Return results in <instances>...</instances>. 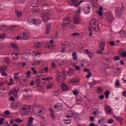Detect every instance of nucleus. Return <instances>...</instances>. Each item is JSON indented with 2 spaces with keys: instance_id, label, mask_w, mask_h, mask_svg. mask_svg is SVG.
I'll return each mask as SVG.
<instances>
[{
  "instance_id": "f257e3e1",
  "label": "nucleus",
  "mask_w": 126,
  "mask_h": 126,
  "mask_svg": "<svg viewBox=\"0 0 126 126\" xmlns=\"http://www.w3.org/2000/svg\"><path fill=\"white\" fill-rule=\"evenodd\" d=\"M90 28H89L88 33L89 36L91 37L92 36V31H94L95 33L96 32H99V27L98 26V22L97 20L93 19L90 22Z\"/></svg>"
},
{
  "instance_id": "f03ea898",
  "label": "nucleus",
  "mask_w": 126,
  "mask_h": 126,
  "mask_svg": "<svg viewBox=\"0 0 126 126\" xmlns=\"http://www.w3.org/2000/svg\"><path fill=\"white\" fill-rule=\"evenodd\" d=\"M30 54H32L33 57H40L41 53L40 52H37L35 51H32L30 52L28 51H23L22 53V58L23 60H28L29 58V56Z\"/></svg>"
},
{
  "instance_id": "7ed1b4c3",
  "label": "nucleus",
  "mask_w": 126,
  "mask_h": 126,
  "mask_svg": "<svg viewBox=\"0 0 126 126\" xmlns=\"http://www.w3.org/2000/svg\"><path fill=\"white\" fill-rule=\"evenodd\" d=\"M28 22L30 25H32V24H34L35 26L40 25L41 23V20L40 19H33V18L30 17L28 19Z\"/></svg>"
},
{
  "instance_id": "20e7f679",
  "label": "nucleus",
  "mask_w": 126,
  "mask_h": 126,
  "mask_svg": "<svg viewBox=\"0 0 126 126\" xmlns=\"http://www.w3.org/2000/svg\"><path fill=\"white\" fill-rule=\"evenodd\" d=\"M64 63L63 60L62 59H58L54 60L52 63L53 67H56L57 65H63Z\"/></svg>"
},
{
  "instance_id": "39448f33",
  "label": "nucleus",
  "mask_w": 126,
  "mask_h": 126,
  "mask_svg": "<svg viewBox=\"0 0 126 126\" xmlns=\"http://www.w3.org/2000/svg\"><path fill=\"white\" fill-rule=\"evenodd\" d=\"M37 112L36 113V116H39L42 117L43 115L45 114V112L44 111V108L42 106L38 105L36 106Z\"/></svg>"
},
{
  "instance_id": "423d86ee",
  "label": "nucleus",
  "mask_w": 126,
  "mask_h": 126,
  "mask_svg": "<svg viewBox=\"0 0 126 126\" xmlns=\"http://www.w3.org/2000/svg\"><path fill=\"white\" fill-rule=\"evenodd\" d=\"M22 112L23 113L22 114V116L28 115L30 113V106L28 105L24 106L22 109Z\"/></svg>"
},
{
  "instance_id": "0eeeda50",
  "label": "nucleus",
  "mask_w": 126,
  "mask_h": 126,
  "mask_svg": "<svg viewBox=\"0 0 126 126\" xmlns=\"http://www.w3.org/2000/svg\"><path fill=\"white\" fill-rule=\"evenodd\" d=\"M29 38V34L27 32H23L20 33L21 40H27Z\"/></svg>"
},
{
  "instance_id": "6e6552de",
  "label": "nucleus",
  "mask_w": 126,
  "mask_h": 126,
  "mask_svg": "<svg viewBox=\"0 0 126 126\" xmlns=\"http://www.w3.org/2000/svg\"><path fill=\"white\" fill-rule=\"evenodd\" d=\"M43 2V0L39 1V0H33L30 2V6H36V4H41Z\"/></svg>"
},
{
  "instance_id": "1a4fd4ad",
  "label": "nucleus",
  "mask_w": 126,
  "mask_h": 126,
  "mask_svg": "<svg viewBox=\"0 0 126 126\" xmlns=\"http://www.w3.org/2000/svg\"><path fill=\"white\" fill-rule=\"evenodd\" d=\"M12 55L13 60H14V61H17V60H18V59H19V57L18 56L20 55V53H19L17 51H14L12 52Z\"/></svg>"
},
{
  "instance_id": "9d476101",
  "label": "nucleus",
  "mask_w": 126,
  "mask_h": 126,
  "mask_svg": "<svg viewBox=\"0 0 126 126\" xmlns=\"http://www.w3.org/2000/svg\"><path fill=\"white\" fill-rule=\"evenodd\" d=\"M115 14L117 16H122L123 15L122 8L120 7H116L115 9Z\"/></svg>"
},
{
  "instance_id": "9b49d317",
  "label": "nucleus",
  "mask_w": 126,
  "mask_h": 126,
  "mask_svg": "<svg viewBox=\"0 0 126 126\" xmlns=\"http://www.w3.org/2000/svg\"><path fill=\"white\" fill-rule=\"evenodd\" d=\"M71 1H72L74 6H75V7H77V6H78V5H80L81 3L83 2L84 0H82L79 2H78V0H71Z\"/></svg>"
},
{
  "instance_id": "f8f14e48",
  "label": "nucleus",
  "mask_w": 126,
  "mask_h": 126,
  "mask_svg": "<svg viewBox=\"0 0 126 126\" xmlns=\"http://www.w3.org/2000/svg\"><path fill=\"white\" fill-rule=\"evenodd\" d=\"M20 107H21V105L19 102H15L12 104V108L14 110H18Z\"/></svg>"
},
{
  "instance_id": "ddd939ff",
  "label": "nucleus",
  "mask_w": 126,
  "mask_h": 126,
  "mask_svg": "<svg viewBox=\"0 0 126 126\" xmlns=\"http://www.w3.org/2000/svg\"><path fill=\"white\" fill-rule=\"evenodd\" d=\"M84 13L88 14L90 12V5L88 4H86L85 7L84 8Z\"/></svg>"
},
{
  "instance_id": "4468645a",
  "label": "nucleus",
  "mask_w": 126,
  "mask_h": 126,
  "mask_svg": "<svg viewBox=\"0 0 126 126\" xmlns=\"http://www.w3.org/2000/svg\"><path fill=\"white\" fill-rule=\"evenodd\" d=\"M84 71L88 73V74L86 75V78H87V79L90 78V77H91V76H92V73H91V72L90 71V70L89 69L85 68L84 69Z\"/></svg>"
},
{
  "instance_id": "2eb2a0df",
  "label": "nucleus",
  "mask_w": 126,
  "mask_h": 126,
  "mask_svg": "<svg viewBox=\"0 0 126 126\" xmlns=\"http://www.w3.org/2000/svg\"><path fill=\"white\" fill-rule=\"evenodd\" d=\"M79 81H80V79H76V78H74L69 79L68 82L69 84H73V83H77V82H79Z\"/></svg>"
},
{
  "instance_id": "dca6fc26",
  "label": "nucleus",
  "mask_w": 126,
  "mask_h": 126,
  "mask_svg": "<svg viewBox=\"0 0 126 126\" xmlns=\"http://www.w3.org/2000/svg\"><path fill=\"white\" fill-rule=\"evenodd\" d=\"M81 19L79 17H74L73 22L75 24H80Z\"/></svg>"
},
{
  "instance_id": "f3484780",
  "label": "nucleus",
  "mask_w": 126,
  "mask_h": 126,
  "mask_svg": "<svg viewBox=\"0 0 126 126\" xmlns=\"http://www.w3.org/2000/svg\"><path fill=\"white\" fill-rule=\"evenodd\" d=\"M41 60H35L32 63V65L33 66H37V65H39L41 63Z\"/></svg>"
},
{
  "instance_id": "a211bd4d",
  "label": "nucleus",
  "mask_w": 126,
  "mask_h": 126,
  "mask_svg": "<svg viewBox=\"0 0 126 126\" xmlns=\"http://www.w3.org/2000/svg\"><path fill=\"white\" fill-rule=\"evenodd\" d=\"M18 94V91L16 89H13L11 90L9 93V95H15V96H17Z\"/></svg>"
},
{
  "instance_id": "6ab92c4d",
  "label": "nucleus",
  "mask_w": 126,
  "mask_h": 126,
  "mask_svg": "<svg viewBox=\"0 0 126 126\" xmlns=\"http://www.w3.org/2000/svg\"><path fill=\"white\" fill-rule=\"evenodd\" d=\"M69 25H70V22L63 23L61 24V27L63 29H66V28H68Z\"/></svg>"
},
{
  "instance_id": "aec40b11",
  "label": "nucleus",
  "mask_w": 126,
  "mask_h": 126,
  "mask_svg": "<svg viewBox=\"0 0 126 126\" xmlns=\"http://www.w3.org/2000/svg\"><path fill=\"white\" fill-rule=\"evenodd\" d=\"M61 87L63 91H68L69 90L68 87H67V86L64 83H63L62 84Z\"/></svg>"
},
{
  "instance_id": "412c9836",
  "label": "nucleus",
  "mask_w": 126,
  "mask_h": 126,
  "mask_svg": "<svg viewBox=\"0 0 126 126\" xmlns=\"http://www.w3.org/2000/svg\"><path fill=\"white\" fill-rule=\"evenodd\" d=\"M53 44H54V41L53 40H50L49 44H45V47L46 49H51V47H52L53 45Z\"/></svg>"
},
{
  "instance_id": "4be33fe9",
  "label": "nucleus",
  "mask_w": 126,
  "mask_h": 126,
  "mask_svg": "<svg viewBox=\"0 0 126 126\" xmlns=\"http://www.w3.org/2000/svg\"><path fill=\"white\" fill-rule=\"evenodd\" d=\"M10 46L11 48H12V49H16V50H18V51H19V47H18L17 45L14 43H11Z\"/></svg>"
},
{
  "instance_id": "5701e85b",
  "label": "nucleus",
  "mask_w": 126,
  "mask_h": 126,
  "mask_svg": "<svg viewBox=\"0 0 126 126\" xmlns=\"http://www.w3.org/2000/svg\"><path fill=\"white\" fill-rule=\"evenodd\" d=\"M36 80H35V83L36 85L38 86L40 85V83H41V80L40 79V76H36Z\"/></svg>"
},
{
  "instance_id": "b1692460",
  "label": "nucleus",
  "mask_w": 126,
  "mask_h": 126,
  "mask_svg": "<svg viewBox=\"0 0 126 126\" xmlns=\"http://www.w3.org/2000/svg\"><path fill=\"white\" fill-rule=\"evenodd\" d=\"M85 53L88 54V55L89 56V58H90V59H91V58L93 57V55H94L93 53L89 52V51H88V49H86L85 51Z\"/></svg>"
},
{
  "instance_id": "393cba45",
  "label": "nucleus",
  "mask_w": 126,
  "mask_h": 126,
  "mask_svg": "<svg viewBox=\"0 0 126 126\" xmlns=\"http://www.w3.org/2000/svg\"><path fill=\"white\" fill-rule=\"evenodd\" d=\"M15 13L17 15V16H22V15H23L22 12L19 11L18 10H16L15 11Z\"/></svg>"
},
{
  "instance_id": "a878e982",
  "label": "nucleus",
  "mask_w": 126,
  "mask_h": 126,
  "mask_svg": "<svg viewBox=\"0 0 126 126\" xmlns=\"http://www.w3.org/2000/svg\"><path fill=\"white\" fill-rule=\"evenodd\" d=\"M54 87V84L53 83H48L46 86V89H52Z\"/></svg>"
},
{
  "instance_id": "bb28decb",
  "label": "nucleus",
  "mask_w": 126,
  "mask_h": 126,
  "mask_svg": "<svg viewBox=\"0 0 126 126\" xmlns=\"http://www.w3.org/2000/svg\"><path fill=\"white\" fill-rule=\"evenodd\" d=\"M99 9V11H97V13H98V15H99V16H102V15H103V7H100Z\"/></svg>"
},
{
  "instance_id": "cd10ccee",
  "label": "nucleus",
  "mask_w": 126,
  "mask_h": 126,
  "mask_svg": "<svg viewBox=\"0 0 126 126\" xmlns=\"http://www.w3.org/2000/svg\"><path fill=\"white\" fill-rule=\"evenodd\" d=\"M65 44L63 43L61 44V51L62 53H64L65 52Z\"/></svg>"
},
{
  "instance_id": "c85d7f7f",
  "label": "nucleus",
  "mask_w": 126,
  "mask_h": 126,
  "mask_svg": "<svg viewBox=\"0 0 126 126\" xmlns=\"http://www.w3.org/2000/svg\"><path fill=\"white\" fill-rule=\"evenodd\" d=\"M72 56L74 61H76V60H77V53L76 52H73Z\"/></svg>"
},
{
  "instance_id": "c756f323",
  "label": "nucleus",
  "mask_w": 126,
  "mask_h": 126,
  "mask_svg": "<svg viewBox=\"0 0 126 126\" xmlns=\"http://www.w3.org/2000/svg\"><path fill=\"white\" fill-rule=\"evenodd\" d=\"M56 78L58 81H60V80H61V79H62V76H61V73H60V72H57Z\"/></svg>"
},
{
  "instance_id": "7c9ffc66",
  "label": "nucleus",
  "mask_w": 126,
  "mask_h": 126,
  "mask_svg": "<svg viewBox=\"0 0 126 126\" xmlns=\"http://www.w3.org/2000/svg\"><path fill=\"white\" fill-rule=\"evenodd\" d=\"M6 69H7V66H3L0 68V72H3L4 71H5Z\"/></svg>"
},
{
  "instance_id": "2f4dec72",
  "label": "nucleus",
  "mask_w": 126,
  "mask_h": 126,
  "mask_svg": "<svg viewBox=\"0 0 126 126\" xmlns=\"http://www.w3.org/2000/svg\"><path fill=\"white\" fill-rule=\"evenodd\" d=\"M72 116H73V113H72V111H69L66 117L67 119H69V118H71V117H72Z\"/></svg>"
},
{
  "instance_id": "473e14b6",
  "label": "nucleus",
  "mask_w": 126,
  "mask_h": 126,
  "mask_svg": "<svg viewBox=\"0 0 126 126\" xmlns=\"http://www.w3.org/2000/svg\"><path fill=\"white\" fill-rule=\"evenodd\" d=\"M67 119L68 118H67L64 120V123L66 125H69V124L71 123V120L70 119Z\"/></svg>"
},
{
  "instance_id": "72a5a7b5",
  "label": "nucleus",
  "mask_w": 126,
  "mask_h": 126,
  "mask_svg": "<svg viewBox=\"0 0 126 126\" xmlns=\"http://www.w3.org/2000/svg\"><path fill=\"white\" fill-rule=\"evenodd\" d=\"M100 50L97 51V54H102L103 53V51H105V48L104 46H101L100 47Z\"/></svg>"
},
{
  "instance_id": "f704fd0d",
  "label": "nucleus",
  "mask_w": 126,
  "mask_h": 126,
  "mask_svg": "<svg viewBox=\"0 0 126 126\" xmlns=\"http://www.w3.org/2000/svg\"><path fill=\"white\" fill-rule=\"evenodd\" d=\"M111 92L110 91H107L104 93V95L105 96L106 99H108L109 98V96H110V93Z\"/></svg>"
},
{
  "instance_id": "c9c22d12",
  "label": "nucleus",
  "mask_w": 126,
  "mask_h": 126,
  "mask_svg": "<svg viewBox=\"0 0 126 126\" xmlns=\"http://www.w3.org/2000/svg\"><path fill=\"white\" fill-rule=\"evenodd\" d=\"M78 8V10L75 13L76 16H78L79 14H80V13L81 12V7H79Z\"/></svg>"
},
{
  "instance_id": "e433bc0d",
  "label": "nucleus",
  "mask_w": 126,
  "mask_h": 126,
  "mask_svg": "<svg viewBox=\"0 0 126 126\" xmlns=\"http://www.w3.org/2000/svg\"><path fill=\"white\" fill-rule=\"evenodd\" d=\"M74 73V70L73 69H70L69 71L67 72V74L71 76Z\"/></svg>"
},
{
  "instance_id": "4c0bfd02",
  "label": "nucleus",
  "mask_w": 126,
  "mask_h": 126,
  "mask_svg": "<svg viewBox=\"0 0 126 126\" xmlns=\"http://www.w3.org/2000/svg\"><path fill=\"white\" fill-rule=\"evenodd\" d=\"M18 74H19V73H15L14 74V78L16 80H19V77H18Z\"/></svg>"
},
{
  "instance_id": "58836bf2",
  "label": "nucleus",
  "mask_w": 126,
  "mask_h": 126,
  "mask_svg": "<svg viewBox=\"0 0 126 126\" xmlns=\"http://www.w3.org/2000/svg\"><path fill=\"white\" fill-rule=\"evenodd\" d=\"M106 111H107V112H108V113H111L112 112V109H111V107H110V106H106V109H105Z\"/></svg>"
},
{
  "instance_id": "ea45409f",
  "label": "nucleus",
  "mask_w": 126,
  "mask_h": 126,
  "mask_svg": "<svg viewBox=\"0 0 126 126\" xmlns=\"http://www.w3.org/2000/svg\"><path fill=\"white\" fill-rule=\"evenodd\" d=\"M34 47H36V48H41L42 47V43L37 42L35 43Z\"/></svg>"
},
{
  "instance_id": "a19ab883",
  "label": "nucleus",
  "mask_w": 126,
  "mask_h": 126,
  "mask_svg": "<svg viewBox=\"0 0 126 126\" xmlns=\"http://www.w3.org/2000/svg\"><path fill=\"white\" fill-rule=\"evenodd\" d=\"M42 19L44 22H47V21H48V20H49V17H48V16H43Z\"/></svg>"
},
{
  "instance_id": "79ce46f5",
  "label": "nucleus",
  "mask_w": 126,
  "mask_h": 126,
  "mask_svg": "<svg viewBox=\"0 0 126 126\" xmlns=\"http://www.w3.org/2000/svg\"><path fill=\"white\" fill-rule=\"evenodd\" d=\"M73 95H75V96H76V95H78L79 94V91L77 90H75L73 91Z\"/></svg>"
},
{
  "instance_id": "37998d69",
  "label": "nucleus",
  "mask_w": 126,
  "mask_h": 126,
  "mask_svg": "<svg viewBox=\"0 0 126 126\" xmlns=\"http://www.w3.org/2000/svg\"><path fill=\"white\" fill-rule=\"evenodd\" d=\"M52 16V13H50V12H44L43 16Z\"/></svg>"
},
{
  "instance_id": "c03bdc74",
  "label": "nucleus",
  "mask_w": 126,
  "mask_h": 126,
  "mask_svg": "<svg viewBox=\"0 0 126 126\" xmlns=\"http://www.w3.org/2000/svg\"><path fill=\"white\" fill-rule=\"evenodd\" d=\"M5 39V34H2L0 35V41H2V40H4Z\"/></svg>"
},
{
  "instance_id": "a18cd8bd",
  "label": "nucleus",
  "mask_w": 126,
  "mask_h": 126,
  "mask_svg": "<svg viewBox=\"0 0 126 126\" xmlns=\"http://www.w3.org/2000/svg\"><path fill=\"white\" fill-rule=\"evenodd\" d=\"M120 34L121 35V36H125V35L126 34V31L122 30L120 32Z\"/></svg>"
},
{
  "instance_id": "49530a36",
  "label": "nucleus",
  "mask_w": 126,
  "mask_h": 126,
  "mask_svg": "<svg viewBox=\"0 0 126 126\" xmlns=\"http://www.w3.org/2000/svg\"><path fill=\"white\" fill-rule=\"evenodd\" d=\"M50 112H51V115H50V116H51V118H52V119H54V118H55V115H54V111L53 110V109H50Z\"/></svg>"
},
{
  "instance_id": "de8ad7c7",
  "label": "nucleus",
  "mask_w": 126,
  "mask_h": 126,
  "mask_svg": "<svg viewBox=\"0 0 126 126\" xmlns=\"http://www.w3.org/2000/svg\"><path fill=\"white\" fill-rule=\"evenodd\" d=\"M15 122L16 123H22V122H23V120L20 119V118H18V119L15 120Z\"/></svg>"
},
{
  "instance_id": "09e8293b",
  "label": "nucleus",
  "mask_w": 126,
  "mask_h": 126,
  "mask_svg": "<svg viewBox=\"0 0 126 126\" xmlns=\"http://www.w3.org/2000/svg\"><path fill=\"white\" fill-rule=\"evenodd\" d=\"M73 66L75 67V69H76V70H80V69H81L80 66L75 65H74V64H73Z\"/></svg>"
},
{
  "instance_id": "8fccbe9b",
  "label": "nucleus",
  "mask_w": 126,
  "mask_h": 126,
  "mask_svg": "<svg viewBox=\"0 0 126 126\" xmlns=\"http://www.w3.org/2000/svg\"><path fill=\"white\" fill-rule=\"evenodd\" d=\"M119 86H120V81L117 80L115 82V87H119Z\"/></svg>"
},
{
  "instance_id": "3c124183",
  "label": "nucleus",
  "mask_w": 126,
  "mask_h": 126,
  "mask_svg": "<svg viewBox=\"0 0 126 126\" xmlns=\"http://www.w3.org/2000/svg\"><path fill=\"white\" fill-rule=\"evenodd\" d=\"M52 79H53V78H52L51 77H48L46 78H42V80H52Z\"/></svg>"
},
{
  "instance_id": "603ef678",
  "label": "nucleus",
  "mask_w": 126,
  "mask_h": 126,
  "mask_svg": "<svg viewBox=\"0 0 126 126\" xmlns=\"http://www.w3.org/2000/svg\"><path fill=\"white\" fill-rule=\"evenodd\" d=\"M50 32H51V29H46V30L45 32L46 35H49V34L50 33Z\"/></svg>"
},
{
  "instance_id": "864d4df0",
  "label": "nucleus",
  "mask_w": 126,
  "mask_h": 126,
  "mask_svg": "<svg viewBox=\"0 0 126 126\" xmlns=\"http://www.w3.org/2000/svg\"><path fill=\"white\" fill-rule=\"evenodd\" d=\"M75 28V26L74 25H71L70 26L68 27L69 29H71L72 30H73Z\"/></svg>"
},
{
  "instance_id": "5fc2aeb1",
  "label": "nucleus",
  "mask_w": 126,
  "mask_h": 126,
  "mask_svg": "<svg viewBox=\"0 0 126 126\" xmlns=\"http://www.w3.org/2000/svg\"><path fill=\"white\" fill-rule=\"evenodd\" d=\"M5 120L3 118H0V125H2L3 124V122H4Z\"/></svg>"
},
{
  "instance_id": "6e6d98bb",
  "label": "nucleus",
  "mask_w": 126,
  "mask_h": 126,
  "mask_svg": "<svg viewBox=\"0 0 126 126\" xmlns=\"http://www.w3.org/2000/svg\"><path fill=\"white\" fill-rule=\"evenodd\" d=\"M63 21H70V18L68 17H66L64 19H63Z\"/></svg>"
},
{
  "instance_id": "4d7b16f0",
  "label": "nucleus",
  "mask_w": 126,
  "mask_h": 126,
  "mask_svg": "<svg viewBox=\"0 0 126 126\" xmlns=\"http://www.w3.org/2000/svg\"><path fill=\"white\" fill-rule=\"evenodd\" d=\"M32 70L33 71V74H37V71H36V70L35 69V68L34 67H32Z\"/></svg>"
},
{
  "instance_id": "13d9d810",
  "label": "nucleus",
  "mask_w": 126,
  "mask_h": 126,
  "mask_svg": "<svg viewBox=\"0 0 126 126\" xmlns=\"http://www.w3.org/2000/svg\"><path fill=\"white\" fill-rule=\"evenodd\" d=\"M122 57H123V58H126V51L122 52Z\"/></svg>"
},
{
  "instance_id": "bf43d9fd",
  "label": "nucleus",
  "mask_w": 126,
  "mask_h": 126,
  "mask_svg": "<svg viewBox=\"0 0 126 126\" xmlns=\"http://www.w3.org/2000/svg\"><path fill=\"white\" fill-rule=\"evenodd\" d=\"M105 44H106V43L104 41H102V42L100 43L99 46L100 47H103V46H104V45H105Z\"/></svg>"
},
{
  "instance_id": "052dcab7",
  "label": "nucleus",
  "mask_w": 126,
  "mask_h": 126,
  "mask_svg": "<svg viewBox=\"0 0 126 126\" xmlns=\"http://www.w3.org/2000/svg\"><path fill=\"white\" fill-rule=\"evenodd\" d=\"M113 123H114V120H113L112 119L108 120V124H113Z\"/></svg>"
},
{
  "instance_id": "680f3d73",
  "label": "nucleus",
  "mask_w": 126,
  "mask_h": 126,
  "mask_svg": "<svg viewBox=\"0 0 126 126\" xmlns=\"http://www.w3.org/2000/svg\"><path fill=\"white\" fill-rule=\"evenodd\" d=\"M51 25H52V24L51 23H48L47 24V26H46V29H51Z\"/></svg>"
},
{
  "instance_id": "e2e57ef3",
  "label": "nucleus",
  "mask_w": 126,
  "mask_h": 126,
  "mask_svg": "<svg viewBox=\"0 0 126 126\" xmlns=\"http://www.w3.org/2000/svg\"><path fill=\"white\" fill-rule=\"evenodd\" d=\"M107 19L108 21L111 22L112 20H113V18H112V17L109 16L107 17Z\"/></svg>"
},
{
  "instance_id": "0e129e2a",
  "label": "nucleus",
  "mask_w": 126,
  "mask_h": 126,
  "mask_svg": "<svg viewBox=\"0 0 126 126\" xmlns=\"http://www.w3.org/2000/svg\"><path fill=\"white\" fill-rule=\"evenodd\" d=\"M78 35H80V33H78V32H74L72 33V36H77Z\"/></svg>"
},
{
  "instance_id": "69168bd1",
  "label": "nucleus",
  "mask_w": 126,
  "mask_h": 126,
  "mask_svg": "<svg viewBox=\"0 0 126 126\" xmlns=\"http://www.w3.org/2000/svg\"><path fill=\"white\" fill-rule=\"evenodd\" d=\"M26 74H27V77H30V75L31 74V72L28 71V72H27Z\"/></svg>"
},
{
  "instance_id": "338daca9",
  "label": "nucleus",
  "mask_w": 126,
  "mask_h": 126,
  "mask_svg": "<svg viewBox=\"0 0 126 126\" xmlns=\"http://www.w3.org/2000/svg\"><path fill=\"white\" fill-rule=\"evenodd\" d=\"M16 1H17L18 3H23L24 2V0H16Z\"/></svg>"
},
{
  "instance_id": "774afa93",
  "label": "nucleus",
  "mask_w": 126,
  "mask_h": 126,
  "mask_svg": "<svg viewBox=\"0 0 126 126\" xmlns=\"http://www.w3.org/2000/svg\"><path fill=\"white\" fill-rule=\"evenodd\" d=\"M114 61H120V57L116 56L114 58Z\"/></svg>"
}]
</instances>
